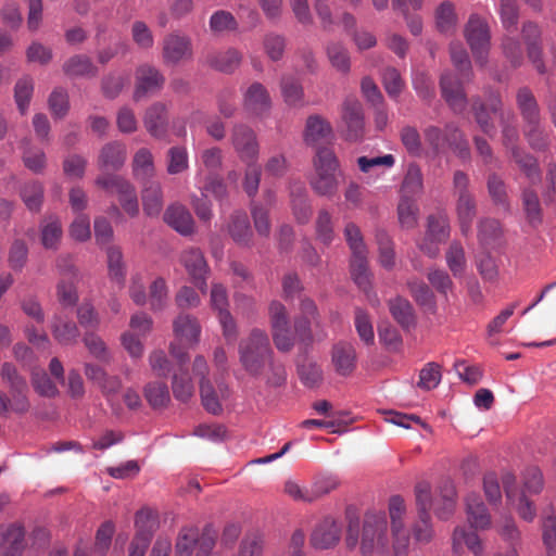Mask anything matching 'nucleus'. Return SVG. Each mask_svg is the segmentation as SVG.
Masks as SVG:
<instances>
[{
  "mask_svg": "<svg viewBox=\"0 0 556 556\" xmlns=\"http://www.w3.org/2000/svg\"><path fill=\"white\" fill-rule=\"evenodd\" d=\"M445 144L463 161L470 159V148L463 131L454 124L445 126Z\"/></svg>",
  "mask_w": 556,
  "mask_h": 556,
  "instance_id": "nucleus-35",
  "label": "nucleus"
},
{
  "mask_svg": "<svg viewBox=\"0 0 556 556\" xmlns=\"http://www.w3.org/2000/svg\"><path fill=\"white\" fill-rule=\"evenodd\" d=\"M451 228L446 215H431L428 217V229L426 236L437 240V242H445L450 237Z\"/></svg>",
  "mask_w": 556,
  "mask_h": 556,
  "instance_id": "nucleus-60",
  "label": "nucleus"
},
{
  "mask_svg": "<svg viewBox=\"0 0 556 556\" xmlns=\"http://www.w3.org/2000/svg\"><path fill=\"white\" fill-rule=\"evenodd\" d=\"M238 22L232 13L218 10L210 17V29L214 35H222L227 31H235L238 29Z\"/></svg>",
  "mask_w": 556,
  "mask_h": 556,
  "instance_id": "nucleus-58",
  "label": "nucleus"
},
{
  "mask_svg": "<svg viewBox=\"0 0 556 556\" xmlns=\"http://www.w3.org/2000/svg\"><path fill=\"white\" fill-rule=\"evenodd\" d=\"M314 173L309 178L312 189L319 195L331 197L339 188L340 163L334 152L319 147L313 157Z\"/></svg>",
  "mask_w": 556,
  "mask_h": 556,
  "instance_id": "nucleus-2",
  "label": "nucleus"
},
{
  "mask_svg": "<svg viewBox=\"0 0 556 556\" xmlns=\"http://www.w3.org/2000/svg\"><path fill=\"white\" fill-rule=\"evenodd\" d=\"M313 319L296 316L294 319V332L301 343L305 346H309L314 341H323L327 338V332L323 329L316 330L315 333L312 331Z\"/></svg>",
  "mask_w": 556,
  "mask_h": 556,
  "instance_id": "nucleus-46",
  "label": "nucleus"
},
{
  "mask_svg": "<svg viewBox=\"0 0 556 556\" xmlns=\"http://www.w3.org/2000/svg\"><path fill=\"white\" fill-rule=\"evenodd\" d=\"M291 208L294 218L299 224H306L312 216V207L308 201L306 189L303 185H294L290 192Z\"/></svg>",
  "mask_w": 556,
  "mask_h": 556,
  "instance_id": "nucleus-27",
  "label": "nucleus"
},
{
  "mask_svg": "<svg viewBox=\"0 0 556 556\" xmlns=\"http://www.w3.org/2000/svg\"><path fill=\"white\" fill-rule=\"evenodd\" d=\"M41 243L46 249H56L62 238V225L56 216H48L40 226Z\"/></svg>",
  "mask_w": 556,
  "mask_h": 556,
  "instance_id": "nucleus-40",
  "label": "nucleus"
},
{
  "mask_svg": "<svg viewBox=\"0 0 556 556\" xmlns=\"http://www.w3.org/2000/svg\"><path fill=\"white\" fill-rule=\"evenodd\" d=\"M127 159V148L122 141L115 140L105 143L98 156V166L103 170H118Z\"/></svg>",
  "mask_w": 556,
  "mask_h": 556,
  "instance_id": "nucleus-19",
  "label": "nucleus"
},
{
  "mask_svg": "<svg viewBox=\"0 0 556 556\" xmlns=\"http://www.w3.org/2000/svg\"><path fill=\"white\" fill-rule=\"evenodd\" d=\"M147 131L155 139H165L168 129L167 108L162 102L149 106L143 116Z\"/></svg>",
  "mask_w": 556,
  "mask_h": 556,
  "instance_id": "nucleus-15",
  "label": "nucleus"
},
{
  "mask_svg": "<svg viewBox=\"0 0 556 556\" xmlns=\"http://www.w3.org/2000/svg\"><path fill=\"white\" fill-rule=\"evenodd\" d=\"M244 110L255 116H263L271 108V99L265 86L253 83L243 94Z\"/></svg>",
  "mask_w": 556,
  "mask_h": 556,
  "instance_id": "nucleus-14",
  "label": "nucleus"
},
{
  "mask_svg": "<svg viewBox=\"0 0 556 556\" xmlns=\"http://www.w3.org/2000/svg\"><path fill=\"white\" fill-rule=\"evenodd\" d=\"M143 210L149 216H157L163 207L161 184L156 180H147L142 190Z\"/></svg>",
  "mask_w": 556,
  "mask_h": 556,
  "instance_id": "nucleus-30",
  "label": "nucleus"
},
{
  "mask_svg": "<svg viewBox=\"0 0 556 556\" xmlns=\"http://www.w3.org/2000/svg\"><path fill=\"white\" fill-rule=\"evenodd\" d=\"M446 264L454 275V277L462 276L466 269V255L465 250L460 242L453 241L446 253H445Z\"/></svg>",
  "mask_w": 556,
  "mask_h": 556,
  "instance_id": "nucleus-56",
  "label": "nucleus"
},
{
  "mask_svg": "<svg viewBox=\"0 0 556 556\" xmlns=\"http://www.w3.org/2000/svg\"><path fill=\"white\" fill-rule=\"evenodd\" d=\"M490 105L491 110L496 114L502 127V143L504 148L509 154L513 153L515 149H521L518 146L519 130L515 113L509 109H503V102L500 96H494L491 99Z\"/></svg>",
  "mask_w": 556,
  "mask_h": 556,
  "instance_id": "nucleus-9",
  "label": "nucleus"
},
{
  "mask_svg": "<svg viewBox=\"0 0 556 556\" xmlns=\"http://www.w3.org/2000/svg\"><path fill=\"white\" fill-rule=\"evenodd\" d=\"M376 240L379 248V263L382 267L392 269L395 265V253L391 237L384 230H378Z\"/></svg>",
  "mask_w": 556,
  "mask_h": 556,
  "instance_id": "nucleus-57",
  "label": "nucleus"
},
{
  "mask_svg": "<svg viewBox=\"0 0 556 556\" xmlns=\"http://www.w3.org/2000/svg\"><path fill=\"white\" fill-rule=\"evenodd\" d=\"M407 288L417 304L428 311H435V296L427 283L420 279L413 278L407 281Z\"/></svg>",
  "mask_w": 556,
  "mask_h": 556,
  "instance_id": "nucleus-44",
  "label": "nucleus"
},
{
  "mask_svg": "<svg viewBox=\"0 0 556 556\" xmlns=\"http://www.w3.org/2000/svg\"><path fill=\"white\" fill-rule=\"evenodd\" d=\"M332 138L331 125L319 115H311L306 119L304 141L308 146L317 147Z\"/></svg>",
  "mask_w": 556,
  "mask_h": 556,
  "instance_id": "nucleus-20",
  "label": "nucleus"
},
{
  "mask_svg": "<svg viewBox=\"0 0 556 556\" xmlns=\"http://www.w3.org/2000/svg\"><path fill=\"white\" fill-rule=\"evenodd\" d=\"M180 262L185 266L194 286L202 293H206V275L208 273V266L203 253L195 248L186 250L181 253Z\"/></svg>",
  "mask_w": 556,
  "mask_h": 556,
  "instance_id": "nucleus-10",
  "label": "nucleus"
},
{
  "mask_svg": "<svg viewBox=\"0 0 556 556\" xmlns=\"http://www.w3.org/2000/svg\"><path fill=\"white\" fill-rule=\"evenodd\" d=\"M516 104L523 123L533 124L541 119L540 108L533 92L528 87H521L516 94Z\"/></svg>",
  "mask_w": 556,
  "mask_h": 556,
  "instance_id": "nucleus-26",
  "label": "nucleus"
},
{
  "mask_svg": "<svg viewBox=\"0 0 556 556\" xmlns=\"http://www.w3.org/2000/svg\"><path fill=\"white\" fill-rule=\"evenodd\" d=\"M232 146L243 162H255L258 156V143L255 132L245 125H236L232 129Z\"/></svg>",
  "mask_w": 556,
  "mask_h": 556,
  "instance_id": "nucleus-11",
  "label": "nucleus"
},
{
  "mask_svg": "<svg viewBox=\"0 0 556 556\" xmlns=\"http://www.w3.org/2000/svg\"><path fill=\"white\" fill-rule=\"evenodd\" d=\"M53 338L63 345H73L79 338L76 324L60 315L54 316L51 326Z\"/></svg>",
  "mask_w": 556,
  "mask_h": 556,
  "instance_id": "nucleus-29",
  "label": "nucleus"
},
{
  "mask_svg": "<svg viewBox=\"0 0 556 556\" xmlns=\"http://www.w3.org/2000/svg\"><path fill=\"white\" fill-rule=\"evenodd\" d=\"M422 189L424 175L421 168L416 163L408 164L402 182V197L413 199L415 195L421 193Z\"/></svg>",
  "mask_w": 556,
  "mask_h": 556,
  "instance_id": "nucleus-41",
  "label": "nucleus"
},
{
  "mask_svg": "<svg viewBox=\"0 0 556 556\" xmlns=\"http://www.w3.org/2000/svg\"><path fill=\"white\" fill-rule=\"evenodd\" d=\"M176 341L169 344V353L180 365L189 361L188 348L197 345L200 341L201 326L197 317L180 314L173 323Z\"/></svg>",
  "mask_w": 556,
  "mask_h": 556,
  "instance_id": "nucleus-5",
  "label": "nucleus"
},
{
  "mask_svg": "<svg viewBox=\"0 0 556 556\" xmlns=\"http://www.w3.org/2000/svg\"><path fill=\"white\" fill-rule=\"evenodd\" d=\"M486 189L492 202L508 211L510 207L507 186L504 179L496 173H490L486 177Z\"/></svg>",
  "mask_w": 556,
  "mask_h": 556,
  "instance_id": "nucleus-36",
  "label": "nucleus"
},
{
  "mask_svg": "<svg viewBox=\"0 0 556 556\" xmlns=\"http://www.w3.org/2000/svg\"><path fill=\"white\" fill-rule=\"evenodd\" d=\"M542 540L548 556L556 555V516L551 513L542 521Z\"/></svg>",
  "mask_w": 556,
  "mask_h": 556,
  "instance_id": "nucleus-64",
  "label": "nucleus"
},
{
  "mask_svg": "<svg viewBox=\"0 0 556 556\" xmlns=\"http://www.w3.org/2000/svg\"><path fill=\"white\" fill-rule=\"evenodd\" d=\"M523 135L533 150L544 151L548 147V136L541 125V119L534 121L533 124L526 123Z\"/></svg>",
  "mask_w": 556,
  "mask_h": 556,
  "instance_id": "nucleus-54",
  "label": "nucleus"
},
{
  "mask_svg": "<svg viewBox=\"0 0 556 556\" xmlns=\"http://www.w3.org/2000/svg\"><path fill=\"white\" fill-rule=\"evenodd\" d=\"M351 274L355 283L368 292L371 286L370 273L368 270L367 251L357 250L352 253Z\"/></svg>",
  "mask_w": 556,
  "mask_h": 556,
  "instance_id": "nucleus-32",
  "label": "nucleus"
},
{
  "mask_svg": "<svg viewBox=\"0 0 556 556\" xmlns=\"http://www.w3.org/2000/svg\"><path fill=\"white\" fill-rule=\"evenodd\" d=\"M179 365V370L174 374L172 380V390L176 400L180 402H188L193 395V383L187 370Z\"/></svg>",
  "mask_w": 556,
  "mask_h": 556,
  "instance_id": "nucleus-49",
  "label": "nucleus"
},
{
  "mask_svg": "<svg viewBox=\"0 0 556 556\" xmlns=\"http://www.w3.org/2000/svg\"><path fill=\"white\" fill-rule=\"evenodd\" d=\"M468 521L475 529L485 530L491 526V516L480 496L470 494L466 498Z\"/></svg>",
  "mask_w": 556,
  "mask_h": 556,
  "instance_id": "nucleus-25",
  "label": "nucleus"
},
{
  "mask_svg": "<svg viewBox=\"0 0 556 556\" xmlns=\"http://www.w3.org/2000/svg\"><path fill=\"white\" fill-rule=\"evenodd\" d=\"M63 73L70 78L76 77H96L98 68L91 59L86 54H75L68 58L63 66Z\"/></svg>",
  "mask_w": 556,
  "mask_h": 556,
  "instance_id": "nucleus-23",
  "label": "nucleus"
},
{
  "mask_svg": "<svg viewBox=\"0 0 556 556\" xmlns=\"http://www.w3.org/2000/svg\"><path fill=\"white\" fill-rule=\"evenodd\" d=\"M450 52L459 77L450 73L443 74L440 81L441 92L448 106L455 113H463L467 108V98L463 89V83L471 79V63L467 51L460 43H452Z\"/></svg>",
  "mask_w": 556,
  "mask_h": 556,
  "instance_id": "nucleus-1",
  "label": "nucleus"
},
{
  "mask_svg": "<svg viewBox=\"0 0 556 556\" xmlns=\"http://www.w3.org/2000/svg\"><path fill=\"white\" fill-rule=\"evenodd\" d=\"M389 309L392 317L404 329L415 325L414 308L408 300L397 296L389 302Z\"/></svg>",
  "mask_w": 556,
  "mask_h": 556,
  "instance_id": "nucleus-37",
  "label": "nucleus"
},
{
  "mask_svg": "<svg viewBox=\"0 0 556 556\" xmlns=\"http://www.w3.org/2000/svg\"><path fill=\"white\" fill-rule=\"evenodd\" d=\"M143 394L149 405L154 408H164L170 401L168 387L165 382L152 381L146 384Z\"/></svg>",
  "mask_w": 556,
  "mask_h": 556,
  "instance_id": "nucleus-45",
  "label": "nucleus"
},
{
  "mask_svg": "<svg viewBox=\"0 0 556 556\" xmlns=\"http://www.w3.org/2000/svg\"><path fill=\"white\" fill-rule=\"evenodd\" d=\"M357 354L353 343L339 341L331 349V365L342 377L353 374L356 368Z\"/></svg>",
  "mask_w": 556,
  "mask_h": 556,
  "instance_id": "nucleus-13",
  "label": "nucleus"
},
{
  "mask_svg": "<svg viewBox=\"0 0 556 556\" xmlns=\"http://www.w3.org/2000/svg\"><path fill=\"white\" fill-rule=\"evenodd\" d=\"M342 119L348 128V138L357 140L363 135L364 115L361 102L355 98H348L342 105Z\"/></svg>",
  "mask_w": 556,
  "mask_h": 556,
  "instance_id": "nucleus-18",
  "label": "nucleus"
},
{
  "mask_svg": "<svg viewBox=\"0 0 556 556\" xmlns=\"http://www.w3.org/2000/svg\"><path fill=\"white\" fill-rule=\"evenodd\" d=\"M522 35L528 46V58L540 74L545 73V65L542 60V49L539 43L541 30L532 22H527L522 26Z\"/></svg>",
  "mask_w": 556,
  "mask_h": 556,
  "instance_id": "nucleus-21",
  "label": "nucleus"
},
{
  "mask_svg": "<svg viewBox=\"0 0 556 556\" xmlns=\"http://www.w3.org/2000/svg\"><path fill=\"white\" fill-rule=\"evenodd\" d=\"M273 349L266 331L254 328L239 343V356L243 368L252 376H260L273 358Z\"/></svg>",
  "mask_w": 556,
  "mask_h": 556,
  "instance_id": "nucleus-3",
  "label": "nucleus"
},
{
  "mask_svg": "<svg viewBox=\"0 0 556 556\" xmlns=\"http://www.w3.org/2000/svg\"><path fill=\"white\" fill-rule=\"evenodd\" d=\"M165 78L162 73L151 65H142L136 73V88L134 100L140 101L148 93H154L162 89Z\"/></svg>",
  "mask_w": 556,
  "mask_h": 556,
  "instance_id": "nucleus-12",
  "label": "nucleus"
},
{
  "mask_svg": "<svg viewBox=\"0 0 556 556\" xmlns=\"http://www.w3.org/2000/svg\"><path fill=\"white\" fill-rule=\"evenodd\" d=\"M387 529L388 522L384 514L368 513L365 515L361 540L363 556H390Z\"/></svg>",
  "mask_w": 556,
  "mask_h": 556,
  "instance_id": "nucleus-4",
  "label": "nucleus"
},
{
  "mask_svg": "<svg viewBox=\"0 0 556 556\" xmlns=\"http://www.w3.org/2000/svg\"><path fill=\"white\" fill-rule=\"evenodd\" d=\"M198 542V528L194 526L182 527L177 535L175 544L176 556H191Z\"/></svg>",
  "mask_w": 556,
  "mask_h": 556,
  "instance_id": "nucleus-51",
  "label": "nucleus"
},
{
  "mask_svg": "<svg viewBox=\"0 0 556 556\" xmlns=\"http://www.w3.org/2000/svg\"><path fill=\"white\" fill-rule=\"evenodd\" d=\"M241 59V53L238 50L230 48L224 52H218L212 55L208 63L220 72L231 73L239 66Z\"/></svg>",
  "mask_w": 556,
  "mask_h": 556,
  "instance_id": "nucleus-53",
  "label": "nucleus"
},
{
  "mask_svg": "<svg viewBox=\"0 0 556 556\" xmlns=\"http://www.w3.org/2000/svg\"><path fill=\"white\" fill-rule=\"evenodd\" d=\"M354 325L359 339L366 345H372L375 343V332L368 313L357 307L355 309Z\"/></svg>",
  "mask_w": 556,
  "mask_h": 556,
  "instance_id": "nucleus-61",
  "label": "nucleus"
},
{
  "mask_svg": "<svg viewBox=\"0 0 556 556\" xmlns=\"http://www.w3.org/2000/svg\"><path fill=\"white\" fill-rule=\"evenodd\" d=\"M521 201L528 222L532 225L541 223L542 208L536 191L530 186L522 188Z\"/></svg>",
  "mask_w": 556,
  "mask_h": 556,
  "instance_id": "nucleus-50",
  "label": "nucleus"
},
{
  "mask_svg": "<svg viewBox=\"0 0 556 556\" xmlns=\"http://www.w3.org/2000/svg\"><path fill=\"white\" fill-rule=\"evenodd\" d=\"M509 155L529 180L530 185H535L541 181V169L538 160L533 155L522 149H515Z\"/></svg>",
  "mask_w": 556,
  "mask_h": 556,
  "instance_id": "nucleus-28",
  "label": "nucleus"
},
{
  "mask_svg": "<svg viewBox=\"0 0 556 556\" xmlns=\"http://www.w3.org/2000/svg\"><path fill=\"white\" fill-rule=\"evenodd\" d=\"M193 56L192 40L179 31L167 34L162 41V59L166 65H178Z\"/></svg>",
  "mask_w": 556,
  "mask_h": 556,
  "instance_id": "nucleus-7",
  "label": "nucleus"
},
{
  "mask_svg": "<svg viewBox=\"0 0 556 556\" xmlns=\"http://www.w3.org/2000/svg\"><path fill=\"white\" fill-rule=\"evenodd\" d=\"M494 96H500V94L498 93L491 94L488 100V105L482 103L479 99H477L472 102V111H473L475 119H476L477 124L479 125L480 129L485 135H488L490 137H493L496 134V127H495L494 122L492 121L491 113H493L494 115H496V114L491 110V105H490L491 99Z\"/></svg>",
  "mask_w": 556,
  "mask_h": 556,
  "instance_id": "nucleus-38",
  "label": "nucleus"
},
{
  "mask_svg": "<svg viewBox=\"0 0 556 556\" xmlns=\"http://www.w3.org/2000/svg\"><path fill=\"white\" fill-rule=\"evenodd\" d=\"M456 491L454 484L446 480L439 488V495L434 500V513L442 520L448 519L455 509Z\"/></svg>",
  "mask_w": 556,
  "mask_h": 556,
  "instance_id": "nucleus-24",
  "label": "nucleus"
},
{
  "mask_svg": "<svg viewBox=\"0 0 556 556\" xmlns=\"http://www.w3.org/2000/svg\"><path fill=\"white\" fill-rule=\"evenodd\" d=\"M498 535L509 545L510 548H517L521 543V532L511 517H504L496 522Z\"/></svg>",
  "mask_w": 556,
  "mask_h": 556,
  "instance_id": "nucleus-59",
  "label": "nucleus"
},
{
  "mask_svg": "<svg viewBox=\"0 0 556 556\" xmlns=\"http://www.w3.org/2000/svg\"><path fill=\"white\" fill-rule=\"evenodd\" d=\"M199 178V189L201 193L204 194H213L216 200H224L227 198V186L224 182L223 178L217 173H206L200 168L197 174Z\"/></svg>",
  "mask_w": 556,
  "mask_h": 556,
  "instance_id": "nucleus-34",
  "label": "nucleus"
},
{
  "mask_svg": "<svg viewBox=\"0 0 556 556\" xmlns=\"http://www.w3.org/2000/svg\"><path fill=\"white\" fill-rule=\"evenodd\" d=\"M389 514L391 518L394 556H407L409 534L402 519L405 514V503L401 496L395 495L390 498Z\"/></svg>",
  "mask_w": 556,
  "mask_h": 556,
  "instance_id": "nucleus-8",
  "label": "nucleus"
},
{
  "mask_svg": "<svg viewBox=\"0 0 556 556\" xmlns=\"http://www.w3.org/2000/svg\"><path fill=\"white\" fill-rule=\"evenodd\" d=\"M228 232L232 240L240 245H249L252 230L245 212L238 211L230 216Z\"/></svg>",
  "mask_w": 556,
  "mask_h": 556,
  "instance_id": "nucleus-31",
  "label": "nucleus"
},
{
  "mask_svg": "<svg viewBox=\"0 0 556 556\" xmlns=\"http://www.w3.org/2000/svg\"><path fill=\"white\" fill-rule=\"evenodd\" d=\"M453 548L457 552L465 544L476 556H482L483 544L476 532L467 531L464 527H456L453 532Z\"/></svg>",
  "mask_w": 556,
  "mask_h": 556,
  "instance_id": "nucleus-42",
  "label": "nucleus"
},
{
  "mask_svg": "<svg viewBox=\"0 0 556 556\" xmlns=\"http://www.w3.org/2000/svg\"><path fill=\"white\" fill-rule=\"evenodd\" d=\"M464 37L476 63L484 67L491 48V29L486 20L477 13L470 14L464 28Z\"/></svg>",
  "mask_w": 556,
  "mask_h": 556,
  "instance_id": "nucleus-6",
  "label": "nucleus"
},
{
  "mask_svg": "<svg viewBox=\"0 0 556 556\" xmlns=\"http://www.w3.org/2000/svg\"><path fill=\"white\" fill-rule=\"evenodd\" d=\"M189 168V155L185 147H172L167 151L166 170L169 175H178Z\"/></svg>",
  "mask_w": 556,
  "mask_h": 556,
  "instance_id": "nucleus-52",
  "label": "nucleus"
},
{
  "mask_svg": "<svg viewBox=\"0 0 556 556\" xmlns=\"http://www.w3.org/2000/svg\"><path fill=\"white\" fill-rule=\"evenodd\" d=\"M418 205L414 199L402 197L397 205V216L401 226L405 229H413L418 222Z\"/></svg>",
  "mask_w": 556,
  "mask_h": 556,
  "instance_id": "nucleus-55",
  "label": "nucleus"
},
{
  "mask_svg": "<svg viewBox=\"0 0 556 556\" xmlns=\"http://www.w3.org/2000/svg\"><path fill=\"white\" fill-rule=\"evenodd\" d=\"M327 55L331 65L339 72L346 74L350 71V55L344 46L332 42L327 47Z\"/></svg>",
  "mask_w": 556,
  "mask_h": 556,
  "instance_id": "nucleus-63",
  "label": "nucleus"
},
{
  "mask_svg": "<svg viewBox=\"0 0 556 556\" xmlns=\"http://www.w3.org/2000/svg\"><path fill=\"white\" fill-rule=\"evenodd\" d=\"M401 142L407 153L412 156L419 157L424 153L421 137L416 127L405 126L400 132Z\"/></svg>",
  "mask_w": 556,
  "mask_h": 556,
  "instance_id": "nucleus-62",
  "label": "nucleus"
},
{
  "mask_svg": "<svg viewBox=\"0 0 556 556\" xmlns=\"http://www.w3.org/2000/svg\"><path fill=\"white\" fill-rule=\"evenodd\" d=\"M132 172L142 180H150L155 173L152 152L147 148H140L132 159Z\"/></svg>",
  "mask_w": 556,
  "mask_h": 556,
  "instance_id": "nucleus-43",
  "label": "nucleus"
},
{
  "mask_svg": "<svg viewBox=\"0 0 556 556\" xmlns=\"http://www.w3.org/2000/svg\"><path fill=\"white\" fill-rule=\"evenodd\" d=\"M341 527L332 518L327 517L316 526L312 535L311 544L317 549L333 547L340 540Z\"/></svg>",
  "mask_w": 556,
  "mask_h": 556,
  "instance_id": "nucleus-16",
  "label": "nucleus"
},
{
  "mask_svg": "<svg viewBox=\"0 0 556 556\" xmlns=\"http://www.w3.org/2000/svg\"><path fill=\"white\" fill-rule=\"evenodd\" d=\"M24 528L18 525L0 527V556H21L24 549Z\"/></svg>",
  "mask_w": 556,
  "mask_h": 556,
  "instance_id": "nucleus-17",
  "label": "nucleus"
},
{
  "mask_svg": "<svg viewBox=\"0 0 556 556\" xmlns=\"http://www.w3.org/2000/svg\"><path fill=\"white\" fill-rule=\"evenodd\" d=\"M21 198L26 207L31 212H39L45 195L43 185L38 180H30L25 182L21 188Z\"/></svg>",
  "mask_w": 556,
  "mask_h": 556,
  "instance_id": "nucleus-39",
  "label": "nucleus"
},
{
  "mask_svg": "<svg viewBox=\"0 0 556 556\" xmlns=\"http://www.w3.org/2000/svg\"><path fill=\"white\" fill-rule=\"evenodd\" d=\"M164 220L177 232L188 236L194 230V220L190 212L180 204L170 205L165 214Z\"/></svg>",
  "mask_w": 556,
  "mask_h": 556,
  "instance_id": "nucleus-22",
  "label": "nucleus"
},
{
  "mask_svg": "<svg viewBox=\"0 0 556 556\" xmlns=\"http://www.w3.org/2000/svg\"><path fill=\"white\" fill-rule=\"evenodd\" d=\"M334 482H327V485L325 488L321 484H316L315 489L312 492H309L307 490H303L298 483L293 481H288L285 484V491L294 500L313 502L319 496L329 493L332 489H334Z\"/></svg>",
  "mask_w": 556,
  "mask_h": 556,
  "instance_id": "nucleus-48",
  "label": "nucleus"
},
{
  "mask_svg": "<svg viewBox=\"0 0 556 556\" xmlns=\"http://www.w3.org/2000/svg\"><path fill=\"white\" fill-rule=\"evenodd\" d=\"M159 527L157 514L150 508H142L136 513L135 528L138 536H147L152 539L153 533Z\"/></svg>",
  "mask_w": 556,
  "mask_h": 556,
  "instance_id": "nucleus-47",
  "label": "nucleus"
},
{
  "mask_svg": "<svg viewBox=\"0 0 556 556\" xmlns=\"http://www.w3.org/2000/svg\"><path fill=\"white\" fill-rule=\"evenodd\" d=\"M456 214L460 232L468 236L471 231L472 222L477 216V203L473 194L456 198Z\"/></svg>",
  "mask_w": 556,
  "mask_h": 556,
  "instance_id": "nucleus-33",
  "label": "nucleus"
}]
</instances>
